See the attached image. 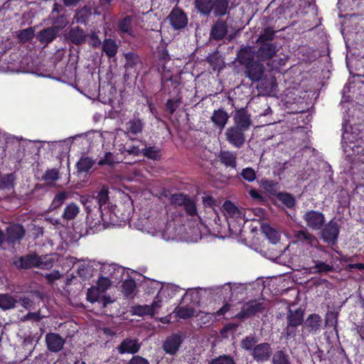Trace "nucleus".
<instances>
[{"instance_id": "680f3d73", "label": "nucleus", "mask_w": 364, "mask_h": 364, "mask_svg": "<svg viewBox=\"0 0 364 364\" xmlns=\"http://www.w3.org/2000/svg\"><path fill=\"white\" fill-rule=\"evenodd\" d=\"M278 198L279 200L288 208H291L295 204L294 197L289 193H280L279 194Z\"/></svg>"}, {"instance_id": "f03ea898", "label": "nucleus", "mask_w": 364, "mask_h": 364, "mask_svg": "<svg viewBox=\"0 0 364 364\" xmlns=\"http://www.w3.org/2000/svg\"><path fill=\"white\" fill-rule=\"evenodd\" d=\"M144 230L153 236H159L166 241L180 238L174 223L172 220L169 221L166 215L149 219L144 227Z\"/></svg>"}, {"instance_id": "ea45409f", "label": "nucleus", "mask_w": 364, "mask_h": 364, "mask_svg": "<svg viewBox=\"0 0 364 364\" xmlns=\"http://www.w3.org/2000/svg\"><path fill=\"white\" fill-rule=\"evenodd\" d=\"M118 46L115 41L107 39L103 43V51L109 56L113 57L117 52Z\"/></svg>"}, {"instance_id": "e433bc0d", "label": "nucleus", "mask_w": 364, "mask_h": 364, "mask_svg": "<svg viewBox=\"0 0 364 364\" xmlns=\"http://www.w3.org/2000/svg\"><path fill=\"white\" fill-rule=\"evenodd\" d=\"M220 159L227 166L235 168L236 166V156L230 151H222L220 154Z\"/></svg>"}, {"instance_id": "3c124183", "label": "nucleus", "mask_w": 364, "mask_h": 364, "mask_svg": "<svg viewBox=\"0 0 364 364\" xmlns=\"http://www.w3.org/2000/svg\"><path fill=\"white\" fill-rule=\"evenodd\" d=\"M114 282L109 278L100 276L97 282V287L105 294Z\"/></svg>"}, {"instance_id": "bb28decb", "label": "nucleus", "mask_w": 364, "mask_h": 364, "mask_svg": "<svg viewBox=\"0 0 364 364\" xmlns=\"http://www.w3.org/2000/svg\"><path fill=\"white\" fill-rule=\"evenodd\" d=\"M215 0H196L195 5L197 9L203 14H208L211 11L215 13Z\"/></svg>"}, {"instance_id": "c756f323", "label": "nucleus", "mask_w": 364, "mask_h": 364, "mask_svg": "<svg viewBox=\"0 0 364 364\" xmlns=\"http://www.w3.org/2000/svg\"><path fill=\"white\" fill-rule=\"evenodd\" d=\"M17 302L16 298L9 294H0V309L3 311L14 309Z\"/></svg>"}, {"instance_id": "864d4df0", "label": "nucleus", "mask_w": 364, "mask_h": 364, "mask_svg": "<svg viewBox=\"0 0 364 364\" xmlns=\"http://www.w3.org/2000/svg\"><path fill=\"white\" fill-rule=\"evenodd\" d=\"M257 339L254 336H247L244 338L241 342L242 348L246 350H251L252 352V348L256 346Z\"/></svg>"}, {"instance_id": "f704fd0d", "label": "nucleus", "mask_w": 364, "mask_h": 364, "mask_svg": "<svg viewBox=\"0 0 364 364\" xmlns=\"http://www.w3.org/2000/svg\"><path fill=\"white\" fill-rule=\"evenodd\" d=\"M304 314L301 309H296L295 311H289L288 316L289 325L291 326H298L303 321Z\"/></svg>"}, {"instance_id": "72a5a7b5", "label": "nucleus", "mask_w": 364, "mask_h": 364, "mask_svg": "<svg viewBox=\"0 0 364 364\" xmlns=\"http://www.w3.org/2000/svg\"><path fill=\"white\" fill-rule=\"evenodd\" d=\"M223 210L225 213L228 223L230 220L231 218H232V215L235 214H237V215H240V208L228 200L223 203Z\"/></svg>"}, {"instance_id": "a211bd4d", "label": "nucleus", "mask_w": 364, "mask_h": 364, "mask_svg": "<svg viewBox=\"0 0 364 364\" xmlns=\"http://www.w3.org/2000/svg\"><path fill=\"white\" fill-rule=\"evenodd\" d=\"M181 343V337L178 335L174 334L166 338L163 344V349L166 353L174 355L178 351Z\"/></svg>"}, {"instance_id": "052dcab7", "label": "nucleus", "mask_w": 364, "mask_h": 364, "mask_svg": "<svg viewBox=\"0 0 364 364\" xmlns=\"http://www.w3.org/2000/svg\"><path fill=\"white\" fill-rule=\"evenodd\" d=\"M215 11L216 16H222L226 13L228 8V3L226 0H215Z\"/></svg>"}, {"instance_id": "8fccbe9b", "label": "nucleus", "mask_w": 364, "mask_h": 364, "mask_svg": "<svg viewBox=\"0 0 364 364\" xmlns=\"http://www.w3.org/2000/svg\"><path fill=\"white\" fill-rule=\"evenodd\" d=\"M273 364H290L289 356L283 351H277L272 358Z\"/></svg>"}, {"instance_id": "f3484780", "label": "nucleus", "mask_w": 364, "mask_h": 364, "mask_svg": "<svg viewBox=\"0 0 364 364\" xmlns=\"http://www.w3.org/2000/svg\"><path fill=\"white\" fill-rule=\"evenodd\" d=\"M210 294V289H190L184 295V300H190L193 304H199L203 298Z\"/></svg>"}, {"instance_id": "de8ad7c7", "label": "nucleus", "mask_w": 364, "mask_h": 364, "mask_svg": "<svg viewBox=\"0 0 364 364\" xmlns=\"http://www.w3.org/2000/svg\"><path fill=\"white\" fill-rule=\"evenodd\" d=\"M205 225L200 223L197 224V227L193 230V235L191 237H187L190 242H196L201 238L203 230H205Z\"/></svg>"}, {"instance_id": "39448f33", "label": "nucleus", "mask_w": 364, "mask_h": 364, "mask_svg": "<svg viewBox=\"0 0 364 364\" xmlns=\"http://www.w3.org/2000/svg\"><path fill=\"white\" fill-rule=\"evenodd\" d=\"M237 58L241 64L245 65L247 67L248 76L252 80L259 79L262 73V66L257 64L255 69H253L254 53L251 48H245L240 50Z\"/></svg>"}, {"instance_id": "ddd939ff", "label": "nucleus", "mask_w": 364, "mask_h": 364, "mask_svg": "<svg viewBox=\"0 0 364 364\" xmlns=\"http://www.w3.org/2000/svg\"><path fill=\"white\" fill-rule=\"evenodd\" d=\"M233 126L237 127L245 132L248 130L252 125L250 115L245 109H240L235 111L233 115Z\"/></svg>"}, {"instance_id": "bf43d9fd", "label": "nucleus", "mask_w": 364, "mask_h": 364, "mask_svg": "<svg viewBox=\"0 0 364 364\" xmlns=\"http://www.w3.org/2000/svg\"><path fill=\"white\" fill-rule=\"evenodd\" d=\"M188 199V198L186 197V196L181 193L173 194L170 197L171 203L175 205L178 206L183 205Z\"/></svg>"}, {"instance_id": "69168bd1", "label": "nucleus", "mask_w": 364, "mask_h": 364, "mask_svg": "<svg viewBox=\"0 0 364 364\" xmlns=\"http://www.w3.org/2000/svg\"><path fill=\"white\" fill-rule=\"evenodd\" d=\"M209 364H235L234 360L228 355H220L213 359Z\"/></svg>"}, {"instance_id": "393cba45", "label": "nucleus", "mask_w": 364, "mask_h": 364, "mask_svg": "<svg viewBox=\"0 0 364 364\" xmlns=\"http://www.w3.org/2000/svg\"><path fill=\"white\" fill-rule=\"evenodd\" d=\"M58 33V28L52 26L40 31L37 35V38L41 43L48 44L53 41Z\"/></svg>"}, {"instance_id": "58836bf2", "label": "nucleus", "mask_w": 364, "mask_h": 364, "mask_svg": "<svg viewBox=\"0 0 364 364\" xmlns=\"http://www.w3.org/2000/svg\"><path fill=\"white\" fill-rule=\"evenodd\" d=\"M127 130L129 133L136 134L142 131L143 124L141 120L134 119L129 121L126 124Z\"/></svg>"}, {"instance_id": "c9c22d12", "label": "nucleus", "mask_w": 364, "mask_h": 364, "mask_svg": "<svg viewBox=\"0 0 364 364\" xmlns=\"http://www.w3.org/2000/svg\"><path fill=\"white\" fill-rule=\"evenodd\" d=\"M79 212L80 208L76 204L70 203L65 208L63 218L67 220H73L78 215Z\"/></svg>"}, {"instance_id": "5fc2aeb1", "label": "nucleus", "mask_w": 364, "mask_h": 364, "mask_svg": "<svg viewBox=\"0 0 364 364\" xmlns=\"http://www.w3.org/2000/svg\"><path fill=\"white\" fill-rule=\"evenodd\" d=\"M143 154L146 157L154 160H157L161 157L160 150L154 147H144V149H143Z\"/></svg>"}, {"instance_id": "a19ab883", "label": "nucleus", "mask_w": 364, "mask_h": 364, "mask_svg": "<svg viewBox=\"0 0 364 364\" xmlns=\"http://www.w3.org/2000/svg\"><path fill=\"white\" fill-rule=\"evenodd\" d=\"M136 289V283L132 279L125 280L122 284V292L127 297H132Z\"/></svg>"}, {"instance_id": "49530a36", "label": "nucleus", "mask_w": 364, "mask_h": 364, "mask_svg": "<svg viewBox=\"0 0 364 364\" xmlns=\"http://www.w3.org/2000/svg\"><path fill=\"white\" fill-rule=\"evenodd\" d=\"M132 312L137 316L154 315L150 305H139L134 306L132 308Z\"/></svg>"}, {"instance_id": "dca6fc26", "label": "nucleus", "mask_w": 364, "mask_h": 364, "mask_svg": "<svg viewBox=\"0 0 364 364\" xmlns=\"http://www.w3.org/2000/svg\"><path fill=\"white\" fill-rule=\"evenodd\" d=\"M242 286L234 284L231 285V284L228 283L223 286H217L212 288H210V294H215L218 295L220 297L223 299L230 298L232 296L234 291L240 289Z\"/></svg>"}, {"instance_id": "4d7b16f0", "label": "nucleus", "mask_w": 364, "mask_h": 364, "mask_svg": "<svg viewBox=\"0 0 364 364\" xmlns=\"http://www.w3.org/2000/svg\"><path fill=\"white\" fill-rule=\"evenodd\" d=\"M264 309L262 303L257 301H251L247 304L246 309L247 314H255Z\"/></svg>"}, {"instance_id": "cd10ccee", "label": "nucleus", "mask_w": 364, "mask_h": 364, "mask_svg": "<svg viewBox=\"0 0 364 364\" xmlns=\"http://www.w3.org/2000/svg\"><path fill=\"white\" fill-rule=\"evenodd\" d=\"M8 240L14 242L21 239L24 235L23 227L19 225H12L7 228Z\"/></svg>"}, {"instance_id": "774afa93", "label": "nucleus", "mask_w": 364, "mask_h": 364, "mask_svg": "<svg viewBox=\"0 0 364 364\" xmlns=\"http://www.w3.org/2000/svg\"><path fill=\"white\" fill-rule=\"evenodd\" d=\"M181 102L179 100H168L166 102V109L172 114L180 105Z\"/></svg>"}, {"instance_id": "0e129e2a", "label": "nucleus", "mask_w": 364, "mask_h": 364, "mask_svg": "<svg viewBox=\"0 0 364 364\" xmlns=\"http://www.w3.org/2000/svg\"><path fill=\"white\" fill-rule=\"evenodd\" d=\"M58 171L57 169L48 170L43 176V179L47 183H53L58 179Z\"/></svg>"}, {"instance_id": "4468645a", "label": "nucleus", "mask_w": 364, "mask_h": 364, "mask_svg": "<svg viewBox=\"0 0 364 364\" xmlns=\"http://www.w3.org/2000/svg\"><path fill=\"white\" fill-rule=\"evenodd\" d=\"M339 227L336 221L331 220L322 230V237L326 242L334 244L338 238Z\"/></svg>"}, {"instance_id": "c85d7f7f", "label": "nucleus", "mask_w": 364, "mask_h": 364, "mask_svg": "<svg viewBox=\"0 0 364 364\" xmlns=\"http://www.w3.org/2000/svg\"><path fill=\"white\" fill-rule=\"evenodd\" d=\"M276 47L269 43H263L257 51L258 56L262 59H269L276 54Z\"/></svg>"}, {"instance_id": "412c9836", "label": "nucleus", "mask_w": 364, "mask_h": 364, "mask_svg": "<svg viewBox=\"0 0 364 364\" xmlns=\"http://www.w3.org/2000/svg\"><path fill=\"white\" fill-rule=\"evenodd\" d=\"M136 25V19L132 16H126L121 19L118 23V28L121 33L130 36H134V28Z\"/></svg>"}, {"instance_id": "6ab92c4d", "label": "nucleus", "mask_w": 364, "mask_h": 364, "mask_svg": "<svg viewBox=\"0 0 364 364\" xmlns=\"http://www.w3.org/2000/svg\"><path fill=\"white\" fill-rule=\"evenodd\" d=\"M47 347L52 352L60 351L64 345L63 338L57 333H50L46 336Z\"/></svg>"}, {"instance_id": "7ed1b4c3", "label": "nucleus", "mask_w": 364, "mask_h": 364, "mask_svg": "<svg viewBox=\"0 0 364 364\" xmlns=\"http://www.w3.org/2000/svg\"><path fill=\"white\" fill-rule=\"evenodd\" d=\"M343 130L342 139L344 152L349 156L361 154L364 155V148L360 145L362 141L359 142V140H363L358 138L360 130L357 127H348L347 124L343 125Z\"/></svg>"}, {"instance_id": "4be33fe9", "label": "nucleus", "mask_w": 364, "mask_h": 364, "mask_svg": "<svg viewBox=\"0 0 364 364\" xmlns=\"http://www.w3.org/2000/svg\"><path fill=\"white\" fill-rule=\"evenodd\" d=\"M294 237L296 242H301L311 247H316L318 243V240L314 235L305 230L295 231Z\"/></svg>"}, {"instance_id": "7c9ffc66", "label": "nucleus", "mask_w": 364, "mask_h": 364, "mask_svg": "<svg viewBox=\"0 0 364 364\" xmlns=\"http://www.w3.org/2000/svg\"><path fill=\"white\" fill-rule=\"evenodd\" d=\"M227 33V26L223 21H218L213 27L211 36L216 40L222 39Z\"/></svg>"}, {"instance_id": "37998d69", "label": "nucleus", "mask_w": 364, "mask_h": 364, "mask_svg": "<svg viewBox=\"0 0 364 364\" xmlns=\"http://www.w3.org/2000/svg\"><path fill=\"white\" fill-rule=\"evenodd\" d=\"M93 161L89 157H82L77 164V171L79 172H87L92 166Z\"/></svg>"}, {"instance_id": "473e14b6", "label": "nucleus", "mask_w": 364, "mask_h": 364, "mask_svg": "<svg viewBox=\"0 0 364 364\" xmlns=\"http://www.w3.org/2000/svg\"><path fill=\"white\" fill-rule=\"evenodd\" d=\"M262 230L272 244H277L279 241V232L269 225L263 224Z\"/></svg>"}, {"instance_id": "6e6552de", "label": "nucleus", "mask_w": 364, "mask_h": 364, "mask_svg": "<svg viewBox=\"0 0 364 364\" xmlns=\"http://www.w3.org/2000/svg\"><path fill=\"white\" fill-rule=\"evenodd\" d=\"M245 132L237 127L231 126L225 132V139L233 146L240 148L245 141Z\"/></svg>"}, {"instance_id": "5701e85b", "label": "nucleus", "mask_w": 364, "mask_h": 364, "mask_svg": "<svg viewBox=\"0 0 364 364\" xmlns=\"http://www.w3.org/2000/svg\"><path fill=\"white\" fill-rule=\"evenodd\" d=\"M211 122L222 131L228 123L229 116L223 109L215 110L210 117Z\"/></svg>"}, {"instance_id": "338daca9", "label": "nucleus", "mask_w": 364, "mask_h": 364, "mask_svg": "<svg viewBox=\"0 0 364 364\" xmlns=\"http://www.w3.org/2000/svg\"><path fill=\"white\" fill-rule=\"evenodd\" d=\"M164 303H166L161 296L159 297V294H157L156 296L155 297L154 301L150 305L151 310L153 311V314H157L159 312V309L163 306Z\"/></svg>"}, {"instance_id": "2eb2a0df", "label": "nucleus", "mask_w": 364, "mask_h": 364, "mask_svg": "<svg viewBox=\"0 0 364 364\" xmlns=\"http://www.w3.org/2000/svg\"><path fill=\"white\" fill-rule=\"evenodd\" d=\"M168 19L171 25L176 30L184 28L188 23L186 14L178 8L172 10L168 16Z\"/></svg>"}, {"instance_id": "20e7f679", "label": "nucleus", "mask_w": 364, "mask_h": 364, "mask_svg": "<svg viewBox=\"0 0 364 364\" xmlns=\"http://www.w3.org/2000/svg\"><path fill=\"white\" fill-rule=\"evenodd\" d=\"M101 136L103 139L113 140L114 146H118L120 151H127L130 154L139 155V153H143V149H144V144L140 141H136L133 145H130L127 142L123 145L121 140L127 138V134L122 129H117L114 132H104Z\"/></svg>"}, {"instance_id": "9d476101", "label": "nucleus", "mask_w": 364, "mask_h": 364, "mask_svg": "<svg viewBox=\"0 0 364 364\" xmlns=\"http://www.w3.org/2000/svg\"><path fill=\"white\" fill-rule=\"evenodd\" d=\"M303 218L307 226L314 230H320L325 222L324 215L316 210L306 212Z\"/></svg>"}, {"instance_id": "a878e982", "label": "nucleus", "mask_w": 364, "mask_h": 364, "mask_svg": "<svg viewBox=\"0 0 364 364\" xmlns=\"http://www.w3.org/2000/svg\"><path fill=\"white\" fill-rule=\"evenodd\" d=\"M179 290V288L171 284H166L161 286L158 294H159V297L161 296L162 299L166 301L172 298L176 292Z\"/></svg>"}, {"instance_id": "79ce46f5", "label": "nucleus", "mask_w": 364, "mask_h": 364, "mask_svg": "<svg viewBox=\"0 0 364 364\" xmlns=\"http://www.w3.org/2000/svg\"><path fill=\"white\" fill-rule=\"evenodd\" d=\"M176 314L179 318H188L195 316L196 311L191 306L178 307L176 309Z\"/></svg>"}, {"instance_id": "f257e3e1", "label": "nucleus", "mask_w": 364, "mask_h": 364, "mask_svg": "<svg viewBox=\"0 0 364 364\" xmlns=\"http://www.w3.org/2000/svg\"><path fill=\"white\" fill-rule=\"evenodd\" d=\"M100 212V219L94 218L90 212L87 216V225L93 232L101 231L109 225H122L129 220V213H122L120 215L116 213V205H110L104 207Z\"/></svg>"}, {"instance_id": "2f4dec72", "label": "nucleus", "mask_w": 364, "mask_h": 364, "mask_svg": "<svg viewBox=\"0 0 364 364\" xmlns=\"http://www.w3.org/2000/svg\"><path fill=\"white\" fill-rule=\"evenodd\" d=\"M322 323V319L320 316L317 314L310 315L305 322V326L308 328L310 331H317L319 330Z\"/></svg>"}, {"instance_id": "4c0bfd02", "label": "nucleus", "mask_w": 364, "mask_h": 364, "mask_svg": "<svg viewBox=\"0 0 364 364\" xmlns=\"http://www.w3.org/2000/svg\"><path fill=\"white\" fill-rule=\"evenodd\" d=\"M68 38L73 43L75 44H80L84 41L85 35L81 29H80L78 27H76L72 28L70 31L68 33Z\"/></svg>"}, {"instance_id": "423d86ee", "label": "nucleus", "mask_w": 364, "mask_h": 364, "mask_svg": "<svg viewBox=\"0 0 364 364\" xmlns=\"http://www.w3.org/2000/svg\"><path fill=\"white\" fill-rule=\"evenodd\" d=\"M98 205L97 211L101 210L102 208L112 205L109 201L108 191L103 188L96 196H90L85 202V206L87 210V214L92 213V207Z\"/></svg>"}, {"instance_id": "a18cd8bd", "label": "nucleus", "mask_w": 364, "mask_h": 364, "mask_svg": "<svg viewBox=\"0 0 364 364\" xmlns=\"http://www.w3.org/2000/svg\"><path fill=\"white\" fill-rule=\"evenodd\" d=\"M68 196V193L67 192H61L58 193L52 201L50 209L54 210L60 208L67 199Z\"/></svg>"}, {"instance_id": "603ef678", "label": "nucleus", "mask_w": 364, "mask_h": 364, "mask_svg": "<svg viewBox=\"0 0 364 364\" xmlns=\"http://www.w3.org/2000/svg\"><path fill=\"white\" fill-rule=\"evenodd\" d=\"M240 176L244 180L248 182H253L257 178L256 171L252 168L242 169Z\"/></svg>"}, {"instance_id": "0eeeda50", "label": "nucleus", "mask_w": 364, "mask_h": 364, "mask_svg": "<svg viewBox=\"0 0 364 364\" xmlns=\"http://www.w3.org/2000/svg\"><path fill=\"white\" fill-rule=\"evenodd\" d=\"M100 276L109 278L114 282H118L122 279L124 269L116 264L103 263L99 264Z\"/></svg>"}, {"instance_id": "f8f14e48", "label": "nucleus", "mask_w": 364, "mask_h": 364, "mask_svg": "<svg viewBox=\"0 0 364 364\" xmlns=\"http://www.w3.org/2000/svg\"><path fill=\"white\" fill-rule=\"evenodd\" d=\"M272 354V349L268 343L258 344L252 348L251 353L253 358L257 362L268 360Z\"/></svg>"}, {"instance_id": "1a4fd4ad", "label": "nucleus", "mask_w": 364, "mask_h": 364, "mask_svg": "<svg viewBox=\"0 0 364 364\" xmlns=\"http://www.w3.org/2000/svg\"><path fill=\"white\" fill-rule=\"evenodd\" d=\"M87 299L91 303H100L103 307L113 302L111 297L103 293L97 286L92 287L87 289Z\"/></svg>"}, {"instance_id": "09e8293b", "label": "nucleus", "mask_w": 364, "mask_h": 364, "mask_svg": "<svg viewBox=\"0 0 364 364\" xmlns=\"http://www.w3.org/2000/svg\"><path fill=\"white\" fill-rule=\"evenodd\" d=\"M230 310V305L228 304H224L219 310L213 314H205V317L212 318L214 317L215 321L220 320L224 317L225 314Z\"/></svg>"}, {"instance_id": "6e6d98bb", "label": "nucleus", "mask_w": 364, "mask_h": 364, "mask_svg": "<svg viewBox=\"0 0 364 364\" xmlns=\"http://www.w3.org/2000/svg\"><path fill=\"white\" fill-rule=\"evenodd\" d=\"M118 162V159H116L114 155L110 152H106L104 157L102 158L98 164L100 166L108 165L112 166L115 163Z\"/></svg>"}, {"instance_id": "e2e57ef3", "label": "nucleus", "mask_w": 364, "mask_h": 364, "mask_svg": "<svg viewBox=\"0 0 364 364\" xmlns=\"http://www.w3.org/2000/svg\"><path fill=\"white\" fill-rule=\"evenodd\" d=\"M34 35V30L32 28H28L19 31L18 37L22 41H27L31 39Z\"/></svg>"}, {"instance_id": "aec40b11", "label": "nucleus", "mask_w": 364, "mask_h": 364, "mask_svg": "<svg viewBox=\"0 0 364 364\" xmlns=\"http://www.w3.org/2000/svg\"><path fill=\"white\" fill-rule=\"evenodd\" d=\"M139 348L140 344L137 340L126 338L117 347V350L120 354H134L139 351Z\"/></svg>"}, {"instance_id": "13d9d810", "label": "nucleus", "mask_w": 364, "mask_h": 364, "mask_svg": "<svg viewBox=\"0 0 364 364\" xmlns=\"http://www.w3.org/2000/svg\"><path fill=\"white\" fill-rule=\"evenodd\" d=\"M333 269L332 265L328 264L323 262H316L315 267L312 272L314 273H320V272H327L331 271Z\"/></svg>"}, {"instance_id": "b1692460", "label": "nucleus", "mask_w": 364, "mask_h": 364, "mask_svg": "<svg viewBox=\"0 0 364 364\" xmlns=\"http://www.w3.org/2000/svg\"><path fill=\"white\" fill-rule=\"evenodd\" d=\"M17 267L28 269L36 267L38 264V256L36 255H29L26 257H21L14 262Z\"/></svg>"}, {"instance_id": "9b49d317", "label": "nucleus", "mask_w": 364, "mask_h": 364, "mask_svg": "<svg viewBox=\"0 0 364 364\" xmlns=\"http://www.w3.org/2000/svg\"><path fill=\"white\" fill-rule=\"evenodd\" d=\"M245 222V210L244 208H240V215H237V214H235L232 215V218H231L230 220L228 222L230 233L232 235H240Z\"/></svg>"}, {"instance_id": "c03bdc74", "label": "nucleus", "mask_w": 364, "mask_h": 364, "mask_svg": "<svg viewBox=\"0 0 364 364\" xmlns=\"http://www.w3.org/2000/svg\"><path fill=\"white\" fill-rule=\"evenodd\" d=\"M53 265V259L51 256L45 255L42 257L38 256V264L36 267L41 269H50Z\"/></svg>"}]
</instances>
